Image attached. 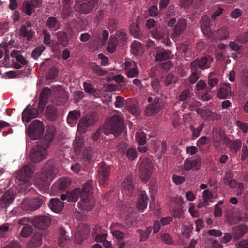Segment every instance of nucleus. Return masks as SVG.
I'll return each mask as SVG.
<instances>
[{
	"label": "nucleus",
	"instance_id": "37998d69",
	"mask_svg": "<svg viewBox=\"0 0 248 248\" xmlns=\"http://www.w3.org/2000/svg\"><path fill=\"white\" fill-rule=\"evenodd\" d=\"M90 67L94 73L99 76H103L106 73L105 71L94 63H91L90 65Z\"/></svg>",
	"mask_w": 248,
	"mask_h": 248
},
{
	"label": "nucleus",
	"instance_id": "f03ea898",
	"mask_svg": "<svg viewBox=\"0 0 248 248\" xmlns=\"http://www.w3.org/2000/svg\"><path fill=\"white\" fill-rule=\"evenodd\" d=\"M91 180H89L83 186L81 193V200L76 205V211L78 214H85L93 210L95 204L92 199L93 188Z\"/></svg>",
	"mask_w": 248,
	"mask_h": 248
},
{
	"label": "nucleus",
	"instance_id": "2f4dec72",
	"mask_svg": "<svg viewBox=\"0 0 248 248\" xmlns=\"http://www.w3.org/2000/svg\"><path fill=\"white\" fill-rule=\"evenodd\" d=\"M68 193V201L70 202H76L81 193L80 188L76 187L70 193Z\"/></svg>",
	"mask_w": 248,
	"mask_h": 248
},
{
	"label": "nucleus",
	"instance_id": "b1692460",
	"mask_svg": "<svg viewBox=\"0 0 248 248\" xmlns=\"http://www.w3.org/2000/svg\"><path fill=\"white\" fill-rule=\"evenodd\" d=\"M66 231L64 228L61 226L59 229V233L61 236L58 239V242L59 246L61 247H65V245L70 241V236L66 235Z\"/></svg>",
	"mask_w": 248,
	"mask_h": 248
},
{
	"label": "nucleus",
	"instance_id": "8fccbe9b",
	"mask_svg": "<svg viewBox=\"0 0 248 248\" xmlns=\"http://www.w3.org/2000/svg\"><path fill=\"white\" fill-rule=\"evenodd\" d=\"M80 116V113L79 111L74 110L69 112L67 117L68 121L70 120L72 121L76 120L78 119Z\"/></svg>",
	"mask_w": 248,
	"mask_h": 248
},
{
	"label": "nucleus",
	"instance_id": "774afa93",
	"mask_svg": "<svg viewBox=\"0 0 248 248\" xmlns=\"http://www.w3.org/2000/svg\"><path fill=\"white\" fill-rule=\"evenodd\" d=\"M237 248H248V238L241 240L238 243Z\"/></svg>",
	"mask_w": 248,
	"mask_h": 248
},
{
	"label": "nucleus",
	"instance_id": "dca6fc26",
	"mask_svg": "<svg viewBox=\"0 0 248 248\" xmlns=\"http://www.w3.org/2000/svg\"><path fill=\"white\" fill-rule=\"evenodd\" d=\"M55 167V163L53 160H49L44 165L43 169L45 172L44 174L46 178L50 181L54 179L55 176V172L54 171V168Z\"/></svg>",
	"mask_w": 248,
	"mask_h": 248
},
{
	"label": "nucleus",
	"instance_id": "6e6552de",
	"mask_svg": "<svg viewBox=\"0 0 248 248\" xmlns=\"http://www.w3.org/2000/svg\"><path fill=\"white\" fill-rule=\"evenodd\" d=\"M34 173V167L31 164H28L22 167L17 171L16 178L19 180L23 181L25 183H30L33 173Z\"/></svg>",
	"mask_w": 248,
	"mask_h": 248
},
{
	"label": "nucleus",
	"instance_id": "de8ad7c7",
	"mask_svg": "<svg viewBox=\"0 0 248 248\" xmlns=\"http://www.w3.org/2000/svg\"><path fill=\"white\" fill-rule=\"evenodd\" d=\"M92 155V150L90 148H86L83 151V155L86 161L90 162Z\"/></svg>",
	"mask_w": 248,
	"mask_h": 248
},
{
	"label": "nucleus",
	"instance_id": "4d7b16f0",
	"mask_svg": "<svg viewBox=\"0 0 248 248\" xmlns=\"http://www.w3.org/2000/svg\"><path fill=\"white\" fill-rule=\"evenodd\" d=\"M192 162H193V170L194 171L199 170L202 165L201 157L197 156V158L193 160Z\"/></svg>",
	"mask_w": 248,
	"mask_h": 248
},
{
	"label": "nucleus",
	"instance_id": "338daca9",
	"mask_svg": "<svg viewBox=\"0 0 248 248\" xmlns=\"http://www.w3.org/2000/svg\"><path fill=\"white\" fill-rule=\"evenodd\" d=\"M242 81L246 86H248V70H244L242 72Z\"/></svg>",
	"mask_w": 248,
	"mask_h": 248
},
{
	"label": "nucleus",
	"instance_id": "6e6d98bb",
	"mask_svg": "<svg viewBox=\"0 0 248 248\" xmlns=\"http://www.w3.org/2000/svg\"><path fill=\"white\" fill-rule=\"evenodd\" d=\"M241 145V141L239 140H236L230 145V148L232 151L236 153L240 148Z\"/></svg>",
	"mask_w": 248,
	"mask_h": 248
},
{
	"label": "nucleus",
	"instance_id": "c9c22d12",
	"mask_svg": "<svg viewBox=\"0 0 248 248\" xmlns=\"http://www.w3.org/2000/svg\"><path fill=\"white\" fill-rule=\"evenodd\" d=\"M57 37L59 42L63 46H66L69 43L68 36L66 32L60 31L57 33Z\"/></svg>",
	"mask_w": 248,
	"mask_h": 248
},
{
	"label": "nucleus",
	"instance_id": "5fc2aeb1",
	"mask_svg": "<svg viewBox=\"0 0 248 248\" xmlns=\"http://www.w3.org/2000/svg\"><path fill=\"white\" fill-rule=\"evenodd\" d=\"M57 23V20L54 17H48L46 22V25L49 28H54Z\"/></svg>",
	"mask_w": 248,
	"mask_h": 248
},
{
	"label": "nucleus",
	"instance_id": "864d4df0",
	"mask_svg": "<svg viewBox=\"0 0 248 248\" xmlns=\"http://www.w3.org/2000/svg\"><path fill=\"white\" fill-rule=\"evenodd\" d=\"M126 155L130 160H134L137 157V151L136 150L131 148L127 150Z\"/></svg>",
	"mask_w": 248,
	"mask_h": 248
},
{
	"label": "nucleus",
	"instance_id": "4c0bfd02",
	"mask_svg": "<svg viewBox=\"0 0 248 248\" xmlns=\"http://www.w3.org/2000/svg\"><path fill=\"white\" fill-rule=\"evenodd\" d=\"M148 197L145 194H142L138 200L137 207L140 210H143L147 206Z\"/></svg>",
	"mask_w": 248,
	"mask_h": 248
},
{
	"label": "nucleus",
	"instance_id": "bf43d9fd",
	"mask_svg": "<svg viewBox=\"0 0 248 248\" xmlns=\"http://www.w3.org/2000/svg\"><path fill=\"white\" fill-rule=\"evenodd\" d=\"M237 126L243 131V133H246L248 131V124L246 123H242L240 121H237L236 122Z\"/></svg>",
	"mask_w": 248,
	"mask_h": 248
},
{
	"label": "nucleus",
	"instance_id": "bb28decb",
	"mask_svg": "<svg viewBox=\"0 0 248 248\" xmlns=\"http://www.w3.org/2000/svg\"><path fill=\"white\" fill-rule=\"evenodd\" d=\"M59 96L55 99V102L58 106L63 105L68 99V93L63 89L59 91Z\"/></svg>",
	"mask_w": 248,
	"mask_h": 248
},
{
	"label": "nucleus",
	"instance_id": "7ed1b4c3",
	"mask_svg": "<svg viewBox=\"0 0 248 248\" xmlns=\"http://www.w3.org/2000/svg\"><path fill=\"white\" fill-rule=\"evenodd\" d=\"M125 128L122 117L118 115H114L106 118L102 126V130L105 135L112 134L116 138L122 134Z\"/></svg>",
	"mask_w": 248,
	"mask_h": 248
},
{
	"label": "nucleus",
	"instance_id": "a878e982",
	"mask_svg": "<svg viewBox=\"0 0 248 248\" xmlns=\"http://www.w3.org/2000/svg\"><path fill=\"white\" fill-rule=\"evenodd\" d=\"M131 52L135 56L141 55L143 53V46L139 42L134 41L131 45Z\"/></svg>",
	"mask_w": 248,
	"mask_h": 248
},
{
	"label": "nucleus",
	"instance_id": "0e129e2a",
	"mask_svg": "<svg viewBox=\"0 0 248 248\" xmlns=\"http://www.w3.org/2000/svg\"><path fill=\"white\" fill-rule=\"evenodd\" d=\"M237 40L241 43H245L248 41V32L243 34L239 35L237 37Z\"/></svg>",
	"mask_w": 248,
	"mask_h": 248
},
{
	"label": "nucleus",
	"instance_id": "39448f33",
	"mask_svg": "<svg viewBox=\"0 0 248 248\" xmlns=\"http://www.w3.org/2000/svg\"><path fill=\"white\" fill-rule=\"evenodd\" d=\"M99 0H76L74 8L81 14L91 13Z\"/></svg>",
	"mask_w": 248,
	"mask_h": 248
},
{
	"label": "nucleus",
	"instance_id": "3c124183",
	"mask_svg": "<svg viewBox=\"0 0 248 248\" xmlns=\"http://www.w3.org/2000/svg\"><path fill=\"white\" fill-rule=\"evenodd\" d=\"M194 61L198 63L199 68L203 69L207 64V58L206 57H202L200 59H197Z\"/></svg>",
	"mask_w": 248,
	"mask_h": 248
},
{
	"label": "nucleus",
	"instance_id": "09e8293b",
	"mask_svg": "<svg viewBox=\"0 0 248 248\" xmlns=\"http://www.w3.org/2000/svg\"><path fill=\"white\" fill-rule=\"evenodd\" d=\"M23 10L24 13H26L27 15L30 16L32 13L31 4L29 1H26L22 5Z\"/></svg>",
	"mask_w": 248,
	"mask_h": 248
},
{
	"label": "nucleus",
	"instance_id": "412c9836",
	"mask_svg": "<svg viewBox=\"0 0 248 248\" xmlns=\"http://www.w3.org/2000/svg\"><path fill=\"white\" fill-rule=\"evenodd\" d=\"M85 145L84 137L82 135L78 136L77 134L73 143V150L77 155L81 153V150Z\"/></svg>",
	"mask_w": 248,
	"mask_h": 248
},
{
	"label": "nucleus",
	"instance_id": "f3484780",
	"mask_svg": "<svg viewBox=\"0 0 248 248\" xmlns=\"http://www.w3.org/2000/svg\"><path fill=\"white\" fill-rule=\"evenodd\" d=\"M44 109H24L22 112V120L27 123L31 119L37 117L39 113H43Z\"/></svg>",
	"mask_w": 248,
	"mask_h": 248
},
{
	"label": "nucleus",
	"instance_id": "423d86ee",
	"mask_svg": "<svg viewBox=\"0 0 248 248\" xmlns=\"http://www.w3.org/2000/svg\"><path fill=\"white\" fill-rule=\"evenodd\" d=\"M45 200V198L39 196L33 198H26L23 200L22 205L25 210L34 211L44 204Z\"/></svg>",
	"mask_w": 248,
	"mask_h": 248
},
{
	"label": "nucleus",
	"instance_id": "a18cd8bd",
	"mask_svg": "<svg viewBox=\"0 0 248 248\" xmlns=\"http://www.w3.org/2000/svg\"><path fill=\"white\" fill-rule=\"evenodd\" d=\"M45 49V46H39L33 50L31 53V56L34 59H37Z\"/></svg>",
	"mask_w": 248,
	"mask_h": 248
},
{
	"label": "nucleus",
	"instance_id": "603ef678",
	"mask_svg": "<svg viewBox=\"0 0 248 248\" xmlns=\"http://www.w3.org/2000/svg\"><path fill=\"white\" fill-rule=\"evenodd\" d=\"M191 70L192 73L197 74L200 75L201 74V68H199L198 64L197 62L194 60L192 61L190 63Z\"/></svg>",
	"mask_w": 248,
	"mask_h": 248
},
{
	"label": "nucleus",
	"instance_id": "6ab92c4d",
	"mask_svg": "<svg viewBox=\"0 0 248 248\" xmlns=\"http://www.w3.org/2000/svg\"><path fill=\"white\" fill-rule=\"evenodd\" d=\"M42 233L41 232H36L27 244V248H35L42 244Z\"/></svg>",
	"mask_w": 248,
	"mask_h": 248
},
{
	"label": "nucleus",
	"instance_id": "4468645a",
	"mask_svg": "<svg viewBox=\"0 0 248 248\" xmlns=\"http://www.w3.org/2000/svg\"><path fill=\"white\" fill-rule=\"evenodd\" d=\"M200 26L203 33L205 35L209 37L212 34L210 28V20L207 15L203 16L200 22Z\"/></svg>",
	"mask_w": 248,
	"mask_h": 248
},
{
	"label": "nucleus",
	"instance_id": "58836bf2",
	"mask_svg": "<svg viewBox=\"0 0 248 248\" xmlns=\"http://www.w3.org/2000/svg\"><path fill=\"white\" fill-rule=\"evenodd\" d=\"M59 111L58 109H46L45 115L49 121H54L58 117Z\"/></svg>",
	"mask_w": 248,
	"mask_h": 248
},
{
	"label": "nucleus",
	"instance_id": "f704fd0d",
	"mask_svg": "<svg viewBox=\"0 0 248 248\" xmlns=\"http://www.w3.org/2000/svg\"><path fill=\"white\" fill-rule=\"evenodd\" d=\"M82 119L91 125H93L95 122L98 120L99 118L97 114L94 112H91Z\"/></svg>",
	"mask_w": 248,
	"mask_h": 248
},
{
	"label": "nucleus",
	"instance_id": "473e14b6",
	"mask_svg": "<svg viewBox=\"0 0 248 248\" xmlns=\"http://www.w3.org/2000/svg\"><path fill=\"white\" fill-rule=\"evenodd\" d=\"M71 179L68 178H62L58 182L57 185L58 189L60 190H64L67 188L70 185Z\"/></svg>",
	"mask_w": 248,
	"mask_h": 248
},
{
	"label": "nucleus",
	"instance_id": "20e7f679",
	"mask_svg": "<svg viewBox=\"0 0 248 248\" xmlns=\"http://www.w3.org/2000/svg\"><path fill=\"white\" fill-rule=\"evenodd\" d=\"M27 134L31 140L41 138L45 132L43 123L38 120L32 121L27 128Z\"/></svg>",
	"mask_w": 248,
	"mask_h": 248
},
{
	"label": "nucleus",
	"instance_id": "680f3d73",
	"mask_svg": "<svg viewBox=\"0 0 248 248\" xmlns=\"http://www.w3.org/2000/svg\"><path fill=\"white\" fill-rule=\"evenodd\" d=\"M83 85L86 92L91 94H93L96 92V90L93 88L90 83L84 82Z\"/></svg>",
	"mask_w": 248,
	"mask_h": 248
},
{
	"label": "nucleus",
	"instance_id": "f257e3e1",
	"mask_svg": "<svg viewBox=\"0 0 248 248\" xmlns=\"http://www.w3.org/2000/svg\"><path fill=\"white\" fill-rule=\"evenodd\" d=\"M55 131L54 126L49 127L46 130L45 137L40 139L39 144L31 149L30 154V159L31 162L38 163L46 158L47 155V149L54 138Z\"/></svg>",
	"mask_w": 248,
	"mask_h": 248
},
{
	"label": "nucleus",
	"instance_id": "f8f14e48",
	"mask_svg": "<svg viewBox=\"0 0 248 248\" xmlns=\"http://www.w3.org/2000/svg\"><path fill=\"white\" fill-rule=\"evenodd\" d=\"M16 195L13 190H7L0 199V207L5 208L9 206L15 199Z\"/></svg>",
	"mask_w": 248,
	"mask_h": 248
},
{
	"label": "nucleus",
	"instance_id": "72a5a7b5",
	"mask_svg": "<svg viewBox=\"0 0 248 248\" xmlns=\"http://www.w3.org/2000/svg\"><path fill=\"white\" fill-rule=\"evenodd\" d=\"M20 35L24 37H27L28 41L31 40L33 36V32L31 29L27 30L25 25H22L20 29Z\"/></svg>",
	"mask_w": 248,
	"mask_h": 248
},
{
	"label": "nucleus",
	"instance_id": "13d9d810",
	"mask_svg": "<svg viewBox=\"0 0 248 248\" xmlns=\"http://www.w3.org/2000/svg\"><path fill=\"white\" fill-rule=\"evenodd\" d=\"M146 136L144 134V133H140L136 137V139L138 140V142L140 145H143L146 142Z\"/></svg>",
	"mask_w": 248,
	"mask_h": 248
},
{
	"label": "nucleus",
	"instance_id": "1a4fd4ad",
	"mask_svg": "<svg viewBox=\"0 0 248 248\" xmlns=\"http://www.w3.org/2000/svg\"><path fill=\"white\" fill-rule=\"evenodd\" d=\"M31 223L35 227L41 230H46L51 223V219L46 215L35 216Z\"/></svg>",
	"mask_w": 248,
	"mask_h": 248
},
{
	"label": "nucleus",
	"instance_id": "9b49d317",
	"mask_svg": "<svg viewBox=\"0 0 248 248\" xmlns=\"http://www.w3.org/2000/svg\"><path fill=\"white\" fill-rule=\"evenodd\" d=\"M50 181V180L46 178L42 172L37 174L35 184L40 190L46 191L49 188Z\"/></svg>",
	"mask_w": 248,
	"mask_h": 248
},
{
	"label": "nucleus",
	"instance_id": "49530a36",
	"mask_svg": "<svg viewBox=\"0 0 248 248\" xmlns=\"http://www.w3.org/2000/svg\"><path fill=\"white\" fill-rule=\"evenodd\" d=\"M217 37L218 39H226L228 37L227 31L225 29H219L217 31Z\"/></svg>",
	"mask_w": 248,
	"mask_h": 248
},
{
	"label": "nucleus",
	"instance_id": "0eeeda50",
	"mask_svg": "<svg viewBox=\"0 0 248 248\" xmlns=\"http://www.w3.org/2000/svg\"><path fill=\"white\" fill-rule=\"evenodd\" d=\"M140 177L144 183L147 182L150 179L153 172V165L152 161L146 158L141 161L140 165Z\"/></svg>",
	"mask_w": 248,
	"mask_h": 248
},
{
	"label": "nucleus",
	"instance_id": "a19ab883",
	"mask_svg": "<svg viewBox=\"0 0 248 248\" xmlns=\"http://www.w3.org/2000/svg\"><path fill=\"white\" fill-rule=\"evenodd\" d=\"M90 126L91 125L88 123L81 119L80 120L78 126V132L80 134H84L86 132L87 128Z\"/></svg>",
	"mask_w": 248,
	"mask_h": 248
},
{
	"label": "nucleus",
	"instance_id": "aec40b11",
	"mask_svg": "<svg viewBox=\"0 0 248 248\" xmlns=\"http://www.w3.org/2000/svg\"><path fill=\"white\" fill-rule=\"evenodd\" d=\"M248 227L245 224H241L232 229V234L235 240L243 237L248 232Z\"/></svg>",
	"mask_w": 248,
	"mask_h": 248
},
{
	"label": "nucleus",
	"instance_id": "2eb2a0df",
	"mask_svg": "<svg viewBox=\"0 0 248 248\" xmlns=\"http://www.w3.org/2000/svg\"><path fill=\"white\" fill-rule=\"evenodd\" d=\"M105 163L104 162L100 164V168L102 169L98 172V175L100 178V183L103 185H107L108 184V180L109 179V175L110 174L109 167H105Z\"/></svg>",
	"mask_w": 248,
	"mask_h": 248
},
{
	"label": "nucleus",
	"instance_id": "79ce46f5",
	"mask_svg": "<svg viewBox=\"0 0 248 248\" xmlns=\"http://www.w3.org/2000/svg\"><path fill=\"white\" fill-rule=\"evenodd\" d=\"M118 40L116 39L110 38L107 46V51L110 53L114 52L116 49Z\"/></svg>",
	"mask_w": 248,
	"mask_h": 248
},
{
	"label": "nucleus",
	"instance_id": "e2e57ef3",
	"mask_svg": "<svg viewBox=\"0 0 248 248\" xmlns=\"http://www.w3.org/2000/svg\"><path fill=\"white\" fill-rule=\"evenodd\" d=\"M174 75L172 73H170L166 77L165 79L164 84L167 86L171 84L173 82Z\"/></svg>",
	"mask_w": 248,
	"mask_h": 248
},
{
	"label": "nucleus",
	"instance_id": "c756f323",
	"mask_svg": "<svg viewBox=\"0 0 248 248\" xmlns=\"http://www.w3.org/2000/svg\"><path fill=\"white\" fill-rule=\"evenodd\" d=\"M171 51L168 50H159L157 51L155 59L156 61H162L169 59L171 54Z\"/></svg>",
	"mask_w": 248,
	"mask_h": 248
},
{
	"label": "nucleus",
	"instance_id": "4be33fe9",
	"mask_svg": "<svg viewBox=\"0 0 248 248\" xmlns=\"http://www.w3.org/2000/svg\"><path fill=\"white\" fill-rule=\"evenodd\" d=\"M225 135L224 131L217 127H214L212 130L213 141L217 147H219L221 145V140Z\"/></svg>",
	"mask_w": 248,
	"mask_h": 248
},
{
	"label": "nucleus",
	"instance_id": "5701e85b",
	"mask_svg": "<svg viewBox=\"0 0 248 248\" xmlns=\"http://www.w3.org/2000/svg\"><path fill=\"white\" fill-rule=\"evenodd\" d=\"M197 113L205 120L219 119L220 116L212 112L211 109H195Z\"/></svg>",
	"mask_w": 248,
	"mask_h": 248
},
{
	"label": "nucleus",
	"instance_id": "9d476101",
	"mask_svg": "<svg viewBox=\"0 0 248 248\" xmlns=\"http://www.w3.org/2000/svg\"><path fill=\"white\" fill-rule=\"evenodd\" d=\"M90 232V228L86 224H80L77 228L75 235L76 239L81 242L86 239Z\"/></svg>",
	"mask_w": 248,
	"mask_h": 248
},
{
	"label": "nucleus",
	"instance_id": "e433bc0d",
	"mask_svg": "<svg viewBox=\"0 0 248 248\" xmlns=\"http://www.w3.org/2000/svg\"><path fill=\"white\" fill-rule=\"evenodd\" d=\"M116 39L118 40V42H120L123 44L127 40V35L124 29H120L117 31L116 33Z\"/></svg>",
	"mask_w": 248,
	"mask_h": 248
},
{
	"label": "nucleus",
	"instance_id": "7c9ffc66",
	"mask_svg": "<svg viewBox=\"0 0 248 248\" xmlns=\"http://www.w3.org/2000/svg\"><path fill=\"white\" fill-rule=\"evenodd\" d=\"M130 33L131 35L137 38H141L142 34L137 23H132L129 27Z\"/></svg>",
	"mask_w": 248,
	"mask_h": 248
},
{
	"label": "nucleus",
	"instance_id": "ea45409f",
	"mask_svg": "<svg viewBox=\"0 0 248 248\" xmlns=\"http://www.w3.org/2000/svg\"><path fill=\"white\" fill-rule=\"evenodd\" d=\"M33 231V228L31 225H27L23 227L20 235L23 238H27L31 235Z\"/></svg>",
	"mask_w": 248,
	"mask_h": 248
},
{
	"label": "nucleus",
	"instance_id": "c85d7f7f",
	"mask_svg": "<svg viewBox=\"0 0 248 248\" xmlns=\"http://www.w3.org/2000/svg\"><path fill=\"white\" fill-rule=\"evenodd\" d=\"M132 181V176L131 175H128L122 183V188L124 190L126 191H131L133 190L134 186Z\"/></svg>",
	"mask_w": 248,
	"mask_h": 248
},
{
	"label": "nucleus",
	"instance_id": "69168bd1",
	"mask_svg": "<svg viewBox=\"0 0 248 248\" xmlns=\"http://www.w3.org/2000/svg\"><path fill=\"white\" fill-rule=\"evenodd\" d=\"M22 245L16 241H13L3 248H21Z\"/></svg>",
	"mask_w": 248,
	"mask_h": 248
},
{
	"label": "nucleus",
	"instance_id": "052dcab7",
	"mask_svg": "<svg viewBox=\"0 0 248 248\" xmlns=\"http://www.w3.org/2000/svg\"><path fill=\"white\" fill-rule=\"evenodd\" d=\"M230 46L232 50L236 52V53L235 54H232L233 55H234V57L235 58L236 57V54H239L241 52L240 47L235 42H231L230 43Z\"/></svg>",
	"mask_w": 248,
	"mask_h": 248
},
{
	"label": "nucleus",
	"instance_id": "393cba45",
	"mask_svg": "<svg viewBox=\"0 0 248 248\" xmlns=\"http://www.w3.org/2000/svg\"><path fill=\"white\" fill-rule=\"evenodd\" d=\"M49 206L52 211L59 213L63 209L64 203L58 198H53L50 200Z\"/></svg>",
	"mask_w": 248,
	"mask_h": 248
},
{
	"label": "nucleus",
	"instance_id": "ddd939ff",
	"mask_svg": "<svg viewBox=\"0 0 248 248\" xmlns=\"http://www.w3.org/2000/svg\"><path fill=\"white\" fill-rule=\"evenodd\" d=\"M51 89L48 87L44 88L40 93L38 107L44 108L48 103V99L50 96Z\"/></svg>",
	"mask_w": 248,
	"mask_h": 248
},
{
	"label": "nucleus",
	"instance_id": "c03bdc74",
	"mask_svg": "<svg viewBox=\"0 0 248 248\" xmlns=\"http://www.w3.org/2000/svg\"><path fill=\"white\" fill-rule=\"evenodd\" d=\"M140 233V241H146L149 237V235L152 231V227L151 226L148 227L147 229L143 231L141 230H139Z\"/></svg>",
	"mask_w": 248,
	"mask_h": 248
},
{
	"label": "nucleus",
	"instance_id": "cd10ccee",
	"mask_svg": "<svg viewBox=\"0 0 248 248\" xmlns=\"http://www.w3.org/2000/svg\"><path fill=\"white\" fill-rule=\"evenodd\" d=\"M217 95L221 99H225L231 96V87L230 85H227L226 87L220 88L217 92Z\"/></svg>",
	"mask_w": 248,
	"mask_h": 248
},
{
	"label": "nucleus",
	"instance_id": "a211bd4d",
	"mask_svg": "<svg viewBox=\"0 0 248 248\" xmlns=\"http://www.w3.org/2000/svg\"><path fill=\"white\" fill-rule=\"evenodd\" d=\"M186 24L185 19H180L173 28V32L172 33V37L177 38L180 36L186 30Z\"/></svg>",
	"mask_w": 248,
	"mask_h": 248
}]
</instances>
